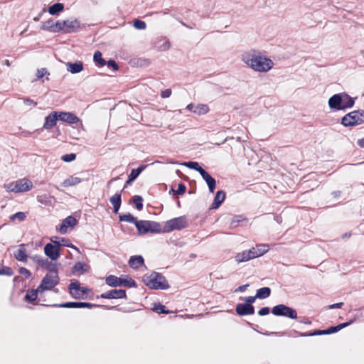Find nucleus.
Returning a JSON list of instances; mask_svg holds the SVG:
<instances>
[{"label": "nucleus", "mask_w": 364, "mask_h": 364, "mask_svg": "<svg viewBox=\"0 0 364 364\" xmlns=\"http://www.w3.org/2000/svg\"><path fill=\"white\" fill-rule=\"evenodd\" d=\"M241 59L248 67L259 73L267 72L274 66V63L271 59L256 50H250L244 53Z\"/></svg>", "instance_id": "f257e3e1"}, {"label": "nucleus", "mask_w": 364, "mask_h": 364, "mask_svg": "<svg viewBox=\"0 0 364 364\" xmlns=\"http://www.w3.org/2000/svg\"><path fill=\"white\" fill-rule=\"evenodd\" d=\"M328 104L331 109L346 110L353 107L355 100L346 92H341L332 95L329 98Z\"/></svg>", "instance_id": "f03ea898"}, {"label": "nucleus", "mask_w": 364, "mask_h": 364, "mask_svg": "<svg viewBox=\"0 0 364 364\" xmlns=\"http://www.w3.org/2000/svg\"><path fill=\"white\" fill-rule=\"evenodd\" d=\"M144 284L152 289H167L169 284L166 277L161 273L152 272L150 275L145 274L143 277Z\"/></svg>", "instance_id": "7ed1b4c3"}, {"label": "nucleus", "mask_w": 364, "mask_h": 364, "mask_svg": "<svg viewBox=\"0 0 364 364\" xmlns=\"http://www.w3.org/2000/svg\"><path fill=\"white\" fill-rule=\"evenodd\" d=\"M136 228L139 235L147 233H159L162 232L161 225L155 221L141 220L136 222Z\"/></svg>", "instance_id": "20e7f679"}, {"label": "nucleus", "mask_w": 364, "mask_h": 364, "mask_svg": "<svg viewBox=\"0 0 364 364\" xmlns=\"http://www.w3.org/2000/svg\"><path fill=\"white\" fill-rule=\"evenodd\" d=\"M364 123V110L358 109L346 114L341 118L344 127H353Z\"/></svg>", "instance_id": "39448f33"}, {"label": "nucleus", "mask_w": 364, "mask_h": 364, "mask_svg": "<svg viewBox=\"0 0 364 364\" xmlns=\"http://www.w3.org/2000/svg\"><path fill=\"white\" fill-rule=\"evenodd\" d=\"M7 191L14 193L26 192L30 191L33 184L28 178H23L11 182L5 186Z\"/></svg>", "instance_id": "423d86ee"}, {"label": "nucleus", "mask_w": 364, "mask_h": 364, "mask_svg": "<svg viewBox=\"0 0 364 364\" xmlns=\"http://www.w3.org/2000/svg\"><path fill=\"white\" fill-rule=\"evenodd\" d=\"M188 226V223L186 216H181L167 220L165 223L163 232H170L175 230H182Z\"/></svg>", "instance_id": "0eeeda50"}, {"label": "nucleus", "mask_w": 364, "mask_h": 364, "mask_svg": "<svg viewBox=\"0 0 364 364\" xmlns=\"http://www.w3.org/2000/svg\"><path fill=\"white\" fill-rule=\"evenodd\" d=\"M106 284L110 287H117L124 286L128 287H136V283L132 278L117 277L114 275H109L106 277Z\"/></svg>", "instance_id": "6e6552de"}, {"label": "nucleus", "mask_w": 364, "mask_h": 364, "mask_svg": "<svg viewBox=\"0 0 364 364\" xmlns=\"http://www.w3.org/2000/svg\"><path fill=\"white\" fill-rule=\"evenodd\" d=\"M272 313L274 316L287 317L291 319L297 318V313L295 309L284 304H278L272 309Z\"/></svg>", "instance_id": "1a4fd4ad"}, {"label": "nucleus", "mask_w": 364, "mask_h": 364, "mask_svg": "<svg viewBox=\"0 0 364 364\" xmlns=\"http://www.w3.org/2000/svg\"><path fill=\"white\" fill-rule=\"evenodd\" d=\"M59 283V277L58 274H47L42 279L41 284L38 286L40 292L46 290H50Z\"/></svg>", "instance_id": "9d476101"}, {"label": "nucleus", "mask_w": 364, "mask_h": 364, "mask_svg": "<svg viewBox=\"0 0 364 364\" xmlns=\"http://www.w3.org/2000/svg\"><path fill=\"white\" fill-rule=\"evenodd\" d=\"M68 289L70 294L75 299H86V294L90 291V289L87 287H81L80 284L77 281L71 282L69 284Z\"/></svg>", "instance_id": "9b49d317"}, {"label": "nucleus", "mask_w": 364, "mask_h": 364, "mask_svg": "<svg viewBox=\"0 0 364 364\" xmlns=\"http://www.w3.org/2000/svg\"><path fill=\"white\" fill-rule=\"evenodd\" d=\"M58 32L63 31L65 33H74L80 28V22L75 20L57 21Z\"/></svg>", "instance_id": "f8f14e48"}, {"label": "nucleus", "mask_w": 364, "mask_h": 364, "mask_svg": "<svg viewBox=\"0 0 364 364\" xmlns=\"http://www.w3.org/2000/svg\"><path fill=\"white\" fill-rule=\"evenodd\" d=\"M58 120L67 122L70 124H77L80 118L72 112L58 111Z\"/></svg>", "instance_id": "ddd939ff"}, {"label": "nucleus", "mask_w": 364, "mask_h": 364, "mask_svg": "<svg viewBox=\"0 0 364 364\" xmlns=\"http://www.w3.org/2000/svg\"><path fill=\"white\" fill-rule=\"evenodd\" d=\"M44 252L52 260H56L60 257V248L58 245L48 243L44 247Z\"/></svg>", "instance_id": "4468645a"}, {"label": "nucleus", "mask_w": 364, "mask_h": 364, "mask_svg": "<svg viewBox=\"0 0 364 364\" xmlns=\"http://www.w3.org/2000/svg\"><path fill=\"white\" fill-rule=\"evenodd\" d=\"M103 299H124L127 297L126 291L124 289H112L102 293L100 296Z\"/></svg>", "instance_id": "2eb2a0df"}, {"label": "nucleus", "mask_w": 364, "mask_h": 364, "mask_svg": "<svg viewBox=\"0 0 364 364\" xmlns=\"http://www.w3.org/2000/svg\"><path fill=\"white\" fill-rule=\"evenodd\" d=\"M239 316L252 315L255 313V307L252 304H237L235 309Z\"/></svg>", "instance_id": "dca6fc26"}, {"label": "nucleus", "mask_w": 364, "mask_h": 364, "mask_svg": "<svg viewBox=\"0 0 364 364\" xmlns=\"http://www.w3.org/2000/svg\"><path fill=\"white\" fill-rule=\"evenodd\" d=\"M77 223V220L75 217L72 215L67 217L63 220L59 228L60 232L62 234L67 232L68 228L70 227L71 228H73L76 225Z\"/></svg>", "instance_id": "f3484780"}, {"label": "nucleus", "mask_w": 364, "mask_h": 364, "mask_svg": "<svg viewBox=\"0 0 364 364\" xmlns=\"http://www.w3.org/2000/svg\"><path fill=\"white\" fill-rule=\"evenodd\" d=\"M58 120V111H53L50 112L45 118V122L43 128L45 129H50L55 126L57 121Z\"/></svg>", "instance_id": "a211bd4d"}, {"label": "nucleus", "mask_w": 364, "mask_h": 364, "mask_svg": "<svg viewBox=\"0 0 364 364\" xmlns=\"http://www.w3.org/2000/svg\"><path fill=\"white\" fill-rule=\"evenodd\" d=\"M200 176L206 182L209 191L213 193L215 188L216 181L205 170L201 172Z\"/></svg>", "instance_id": "6ab92c4d"}, {"label": "nucleus", "mask_w": 364, "mask_h": 364, "mask_svg": "<svg viewBox=\"0 0 364 364\" xmlns=\"http://www.w3.org/2000/svg\"><path fill=\"white\" fill-rule=\"evenodd\" d=\"M254 258V252L252 249H250L247 251H243L242 252L238 253L235 256V260L237 262H247Z\"/></svg>", "instance_id": "aec40b11"}, {"label": "nucleus", "mask_w": 364, "mask_h": 364, "mask_svg": "<svg viewBox=\"0 0 364 364\" xmlns=\"http://www.w3.org/2000/svg\"><path fill=\"white\" fill-rule=\"evenodd\" d=\"M225 193L223 191H217L213 202L210 205L211 209H217L225 199Z\"/></svg>", "instance_id": "412c9836"}, {"label": "nucleus", "mask_w": 364, "mask_h": 364, "mask_svg": "<svg viewBox=\"0 0 364 364\" xmlns=\"http://www.w3.org/2000/svg\"><path fill=\"white\" fill-rule=\"evenodd\" d=\"M66 67L68 71L73 74L79 73L83 70V63L81 61H77L75 63H67Z\"/></svg>", "instance_id": "4be33fe9"}, {"label": "nucleus", "mask_w": 364, "mask_h": 364, "mask_svg": "<svg viewBox=\"0 0 364 364\" xmlns=\"http://www.w3.org/2000/svg\"><path fill=\"white\" fill-rule=\"evenodd\" d=\"M14 256L16 258V259L21 261V262H26L27 261V254H26V250L24 244H21L19 245V248L14 252Z\"/></svg>", "instance_id": "5701e85b"}, {"label": "nucleus", "mask_w": 364, "mask_h": 364, "mask_svg": "<svg viewBox=\"0 0 364 364\" xmlns=\"http://www.w3.org/2000/svg\"><path fill=\"white\" fill-rule=\"evenodd\" d=\"M41 29L57 33L58 32V26L57 25V21H54V20L53 19H49L46 21H44L42 23Z\"/></svg>", "instance_id": "b1692460"}, {"label": "nucleus", "mask_w": 364, "mask_h": 364, "mask_svg": "<svg viewBox=\"0 0 364 364\" xmlns=\"http://www.w3.org/2000/svg\"><path fill=\"white\" fill-rule=\"evenodd\" d=\"M41 267H43V269L48 270V274H58V264L53 263L48 259H45L43 262H41Z\"/></svg>", "instance_id": "393cba45"}, {"label": "nucleus", "mask_w": 364, "mask_h": 364, "mask_svg": "<svg viewBox=\"0 0 364 364\" xmlns=\"http://www.w3.org/2000/svg\"><path fill=\"white\" fill-rule=\"evenodd\" d=\"M251 249L253 250L255 258H256L267 252L269 250V245L267 244H259Z\"/></svg>", "instance_id": "a878e982"}, {"label": "nucleus", "mask_w": 364, "mask_h": 364, "mask_svg": "<svg viewBox=\"0 0 364 364\" xmlns=\"http://www.w3.org/2000/svg\"><path fill=\"white\" fill-rule=\"evenodd\" d=\"M144 262V258L141 255L132 256L129 260V264L133 269H138Z\"/></svg>", "instance_id": "bb28decb"}, {"label": "nucleus", "mask_w": 364, "mask_h": 364, "mask_svg": "<svg viewBox=\"0 0 364 364\" xmlns=\"http://www.w3.org/2000/svg\"><path fill=\"white\" fill-rule=\"evenodd\" d=\"M109 201L113 205L114 213H117L122 203L121 193H115L109 198Z\"/></svg>", "instance_id": "cd10ccee"}, {"label": "nucleus", "mask_w": 364, "mask_h": 364, "mask_svg": "<svg viewBox=\"0 0 364 364\" xmlns=\"http://www.w3.org/2000/svg\"><path fill=\"white\" fill-rule=\"evenodd\" d=\"M82 182V178L77 176H71L63 181L61 186L64 188L74 186Z\"/></svg>", "instance_id": "c85d7f7f"}, {"label": "nucleus", "mask_w": 364, "mask_h": 364, "mask_svg": "<svg viewBox=\"0 0 364 364\" xmlns=\"http://www.w3.org/2000/svg\"><path fill=\"white\" fill-rule=\"evenodd\" d=\"M355 319L354 318L348 322H345V323L338 324L336 326H331V327L328 328V329H326L325 332H326V335L336 333V332L339 331L340 330L343 329V328L347 327L349 325H350L351 323H353L355 321Z\"/></svg>", "instance_id": "c756f323"}, {"label": "nucleus", "mask_w": 364, "mask_h": 364, "mask_svg": "<svg viewBox=\"0 0 364 364\" xmlns=\"http://www.w3.org/2000/svg\"><path fill=\"white\" fill-rule=\"evenodd\" d=\"M293 331L301 337L326 335V332H325L326 330H315L312 332H309V333H307V332L306 333H301L296 330H294Z\"/></svg>", "instance_id": "7c9ffc66"}, {"label": "nucleus", "mask_w": 364, "mask_h": 364, "mask_svg": "<svg viewBox=\"0 0 364 364\" xmlns=\"http://www.w3.org/2000/svg\"><path fill=\"white\" fill-rule=\"evenodd\" d=\"M63 9L64 5L63 4L55 3L49 7L48 12L50 15H58Z\"/></svg>", "instance_id": "2f4dec72"}, {"label": "nucleus", "mask_w": 364, "mask_h": 364, "mask_svg": "<svg viewBox=\"0 0 364 364\" xmlns=\"http://www.w3.org/2000/svg\"><path fill=\"white\" fill-rule=\"evenodd\" d=\"M271 289L269 287H262L257 289L256 295L259 299H264L269 296Z\"/></svg>", "instance_id": "473e14b6"}, {"label": "nucleus", "mask_w": 364, "mask_h": 364, "mask_svg": "<svg viewBox=\"0 0 364 364\" xmlns=\"http://www.w3.org/2000/svg\"><path fill=\"white\" fill-rule=\"evenodd\" d=\"M38 293H41L38 287L36 289H29L25 296V299L30 302H33L36 300Z\"/></svg>", "instance_id": "72a5a7b5"}, {"label": "nucleus", "mask_w": 364, "mask_h": 364, "mask_svg": "<svg viewBox=\"0 0 364 364\" xmlns=\"http://www.w3.org/2000/svg\"><path fill=\"white\" fill-rule=\"evenodd\" d=\"M209 107L207 105L205 104H198L196 105V107L193 110V113L198 114V115H203L209 112Z\"/></svg>", "instance_id": "f704fd0d"}, {"label": "nucleus", "mask_w": 364, "mask_h": 364, "mask_svg": "<svg viewBox=\"0 0 364 364\" xmlns=\"http://www.w3.org/2000/svg\"><path fill=\"white\" fill-rule=\"evenodd\" d=\"M182 165H183L191 169L197 171L198 172L200 173V174H201V172H203L205 170L196 161L184 162L182 164Z\"/></svg>", "instance_id": "c9c22d12"}, {"label": "nucleus", "mask_w": 364, "mask_h": 364, "mask_svg": "<svg viewBox=\"0 0 364 364\" xmlns=\"http://www.w3.org/2000/svg\"><path fill=\"white\" fill-rule=\"evenodd\" d=\"M93 60L99 67H103L106 65V60L102 58V53L99 50L94 53Z\"/></svg>", "instance_id": "e433bc0d"}, {"label": "nucleus", "mask_w": 364, "mask_h": 364, "mask_svg": "<svg viewBox=\"0 0 364 364\" xmlns=\"http://www.w3.org/2000/svg\"><path fill=\"white\" fill-rule=\"evenodd\" d=\"M119 220L120 221H124V222H128V223H134V225H136V222H138L139 220H136V218H134L131 213H125V214H121L119 215Z\"/></svg>", "instance_id": "4c0bfd02"}, {"label": "nucleus", "mask_w": 364, "mask_h": 364, "mask_svg": "<svg viewBox=\"0 0 364 364\" xmlns=\"http://www.w3.org/2000/svg\"><path fill=\"white\" fill-rule=\"evenodd\" d=\"M146 166L147 165H141L137 168L132 169L129 176L135 181L139 175L146 168Z\"/></svg>", "instance_id": "58836bf2"}, {"label": "nucleus", "mask_w": 364, "mask_h": 364, "mask_svg": "<svg viewBox=\"0 0 364 364\" xmlns=\"http://www.w3.org/2000/svg\"><path fill=\"white\" fill-rule=\"evenodd\" d=\"M52 306L55 307H62V308H78V302L77 301H70V302H65L58 304H53Z\"/></svg>", "instance_id": "ea45409f"}, {"label": "nucleus", "mask_w": 364, "mask_h": 364, "mask_svg": "<svg viewBox=\"0 0 364 364\" xmlns=\"http://www.w3.org/2000/svg\"><path fill=\"white\" fill-rule=\"evenodd\" d=\"M132 201L135 204L136 208L141 210L143 208V198L140 196H134L132 198Z\"/></svg>", "instance_id": "a19ab883"}, {"label": "nucleus", "mask_w": 364, "mask_h": 364, "mask_svg": "<svg viewBox=\"0 0 364 364\" xmlns=\"http://www.w3.org/2000/svg\"><path fill=\"white\" fill-rule=\"evenodd\" d=\"M85 266V264L81 262H76L74 266L72 268V273L73 274H75L80 271H82V272H86V270L84 269V267Z\"/></svg>", "instance_id": "79ce46f5"}, {"label": "nucleus", "mask_w": 364, "mask_h": 364, "mask_svg": "<svg viewBox=\"0 0 364 364\" xmlns=\"http://www.w3.org/2000/svg\"><path fill=\"white\" fill-rule=\"evenodd\" d=\"M153 310L158 314H168L169 311L165 309V306L160 303L155 304Z\"/></svg>", "instance_id": "37998d69"}, {"label": "nucleus", "mask_w": 364, "mask_h": 364, "mask_svg": "<svg viewBox=\"0 0 364 364\" xmlns=\"http://www.w3.org/2000/svg\"><path fill=\"white\" fill-rule=\"evenodd\" d=\"M14 274L13 269L9 267H4L0 264V275L12 276Z\"/></svg>", "instance_id": "c03bdc74"}, {"label": "nucleus", "mask_w": 364, "mask_h": 364, "mask_svg": "<svg viewBox=\"0 0 364 364\" xmlns=\"http://www.w3.org/2000/svg\"><path fill=\"white\" fill-rule=\"evenodd\" d=\"M26 214L23 212H18L10 216L11 220H18L19 221H23L26 219Z\"/></svg>", "instance_id": "a18cd8bd"}, {"label": "nucleus", "mask_w": 364, "mask_h": 364, "mask_svg": "<svg viewBox=\"0 0 364 364\" xmlns=\"http://www.w3.org/2000/svg\"><path fill=\"white\" fill-rule=\"evenodd\" d=\"M75 158H76V154L71 153V154L63 155L61 157V159L65 162H71V161H74L75 159Z\"/></svg>", "instance_id": "49530a36"}, {"label": "nucleus", "mask_w": 364, "mask_h": 364, "mask_svg": "<svg viewBox=\"0 0 364 364\" xmlns=\"http://www.w3.org/2000/svg\"><path fill=\"white\" fill-rule=\"evenodd\" d=\"M171 191L176 193V194H178V195H182L183 193H185L186 191V186L183 184V183H179L178 185V188L177 190H173V188L171 189Z\"/></svg>", "instance_id": "de8ad7c7"}, {"label": "nucleus", "mask_w": 364, "mask_h": 364, "mask_svg": "<svg viewBox=\"0 0 364 364\" xmlns=\"http://www.w3.org/2000/svg\"><path fill=\"white\" fill-rule=\"evenodd\" d=\"M134 26L136 29L143 30L146 28V23L144 21L136 19L134 21Z\"/></svg>", "instance_id": "09e8293b"}, {"label": "nucleus", "mask_w": 364, "mask_h": 364, "mask_svg": "<svg viewBox=\"0 0 364 364\" xmlns=\"http://www.w3.org/2000/svg\"><path fill=\"white\" fill-rule=\"evenodd\" d=\"M59 244H60V246L69 247L78 251V248L74 246L73 244L70 243L68 239L63 237L60 238V242Z\"/></svg>", "instance_id": "8fccbe9b"}, {"label": "nucleus", "mask_w": 364, "mask_h": 364, "mask_svg": "<svg viewBox=\"0 0 364 364\" xmlns=\"http://www.w3.org/2000/svg\"><path fill=\"white\" fill-rule=\"evenodd\" d=\"M50 75V73L48 72L46 68L38 69L37 70V73H36V75H37V79L36 80L41 79L45 75Z\"/></svg>", "instance_id": "3c124183"}, {"label": "nucleus", "mask_w": 364, "mask_h": 364, "mask_svg": "<svg viewBox=\"0 0 364 364\" xmlns=\"http://www.w3.org/2000/svg\"><path fill=\"white\" fill-rule=\"evenodd\" d=\"M100 305L91 304L88 302H78V308H89L91 309L92 307H100Z\"/></svg>", "instance_id": "603ef678"}, {"label": "nucleus", "mask_w": 364, "mask_h": 364, "mask_svg": "<svg viewBox=\"0 0 364 364\" xmlns=\"http://www.w3.org/2000/svg\"><path fill=\"white\" fill-rule=\"evenodd\" d=\"M106 65L107 67L113 68L114 70H119V66L114 60H109L107 62H106Z\"/></svg>", "instance_id": "864d4df0"}, {"label": "nucleus", "mask_w": 364, "mask_h": 364, "mask_svg": "<svg viewBox=\"0 0 364 364\" xmlns=\"http://www.w3.org/2000/svg\"><path fill=\"white\" fill-rule=\"evenodd\" d=\"M18 272L21 275L25 276L26 278H29L31 276V272L25 267H20Z\"/></svg>", "instance_id": "5fc2aeb1"}, {"label": "nucleus", "mask_w": 364, "mask_h": 364, "mask_svg": "<svg viewBox=\"0 0 364 364\" xmlns=\"http://www.w3.org/2000/svg\"><path fill=\"white\" fill-rule=\"evenodd\" d=\"M270 309L269 307H263L258 311L259 316H266L269 314Z\"/></svg>", "instance_id": "6e6d98bb"}, {"label": "nucleus", "mask_w": 364, "mask_h": 364, "mask_svg": "<svg viewBox=\"0 0 364 364\" xmlns=\"http://www.w3.org/2000/svg\"><path fill=\"white\" fill-rule=\"evenodd\" d=\"M256 299H258L257 295H255V296H250L246 297L245 299V304H252V303L255 302Z\"/></svg>", "instance_id": "4d7b16f0"}, {"label": "nucleus", "mask_w": 364, "mask_h": 364, "mask_svg": "<svg viewBox=\"0 0 364 364\" xmlns=\"http://www.w3.org/2000/svg\"><path fill=\"white\" fill-rule=\"evenodd\" d=\"M171 95V89H166L163 90L161 93V96L163 98H168Z\"/></svg>", "instance_id": "13d9d810"}, {"label": "nucleus", "mask_w": 364, "mask_h": 364, "mask_svg": "<svg viewBox=\"0 0 364 364\" xmlns=\"http://www.w3.org/2000/svg\"><path fill=\"white\" fill-rule=\"evenodd\" d=\"M23 100L24 104L28 106H31V105L36 106L37 105V102H34L33 100H31L30 98H23Z\"/></svg>", "instance_id": "bf43d9fd"}, {"label": "nucleus", "mask_w": 364, "mask_h": 364, "mask_svg": "<svg viewBox=\"0 0 364 364\" xmlns=\"http://www.w3.org/2000/svg\"><path fill=\"white\" fill-rule=\"evenodd\" d=\"M299 322L304 323V324H306V325L311 324V321L306 317H299Z\"/></svg>", "instance_id": "052dcab7"}, {"label": "nucleus", "mask_w": 364, "mask_h": 364, "mask_svg": "<svg viewBox=\"0 0 364 364\" xmlns=\"http://www.w3.org/2000/svg\"><path fill=\"white\" fill-rule=\"evenodd\" d=\"M33 260L36 262L40 266L41 265V262H43L45 259L42 258L41 256L36 255L32 257Z\"/></svg>", "instance_id": "680f3d73"}, {"label": "nucleus", "mask_w": 364, "mask_h": 364, "mask_svg": "<svg viewBox=\"0 0 364 364\" xmlns=\"http://www.w3.org/2000/svg\"><path fill=\"white\" fill-rule=\"evenodd\" d=\"M51 242L54 244L53 245H58L59 248L60 249V238L58 237H53L50 238Z\"/></svg>", "instance_id": "e2e57ef3"}, {"label": "nucleus", "mask_w": 364, "mask_h": 364, "mask_svg": "<svg viewBox=\"0 0 364 364\" xmlns=\"http://www.w3.org/2000/svg\"><path fill=\"white\" fill-rule=\"evenodd\" d=\"M46 196H37V200L38 202L42 203V204H46Z\"/></svg>", "instance_id": "0e129e2a"}, {"label": "nucleus", "mask_w": 364, "mask_h": 364, "mask_svg": "<svg viewBox=\"0 0 364 364\" xmlns=\"http://www.w3.org/2000/svg\"><path fill=\"white\" fill-rule=\"evenodd\" d=\"M343 302L336 303V304L329 305L328 309H332L341 308L343 306Z\"/></svg>", "instance_id": "69168bd1"}, {"label": "nucleus", "mask_w": 364, "mask_h": 364, "mask_svg": "<svg viewBox=\"0 0 364 364\" xmlns=\"http://www.w3.org/2000/svg\"><path fill=\"white\" fill-rule=\"evenodd\" d=\"M248 286V284L240 286L235 289V291H245Z\"/></svg>", "instance_id": "338daca9"}, {"label": "nucleus", "mask_w": 364, "mask_h": 364, "mask_svg": "<svg viewBox=\"0 0 364 364\" xmlns=\"http://www.w3.org/2000/svg\"><path fill=\"white\" fill-rule=\"evenodd\" d=\"M357 144L359 146L364 148V138L358 139Z\"/></svg>", "instance_id": "774afa93"}]
</instances>
